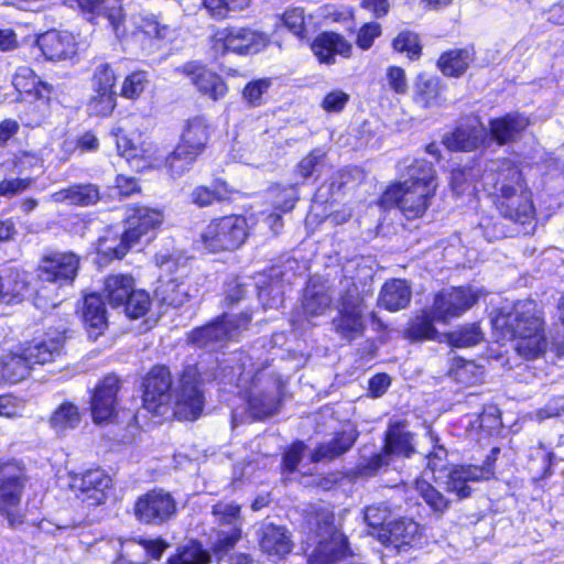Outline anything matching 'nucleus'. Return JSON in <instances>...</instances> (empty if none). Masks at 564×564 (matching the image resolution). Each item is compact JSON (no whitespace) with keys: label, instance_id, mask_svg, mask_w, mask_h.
<instances>
[{"label":"nucleus","instance_id":"obj_1","mask_svg":"<svg viewBox=\"0 0 564 564\" xmlns=\"http://www.w3.org/2000/svg\"><path fill=\"white\" fill-rule=\"evenodd\" d=\"M142 405L153 414L172 406L173 415L181 421L194 422L200 417L205 406L204 378L196 364L185 365L176 378L163 364L153 365L142 379Z\"/></svg>","mask_w":564,"mask_h":564},{"label":"nucleus","instance_id":"obj_2","mask_svg":"<svg viewBox=\"0 0 564 564\" xmlns=\"http://www.w3.org/2000/svg\"><path fill=\"white\" fill-rule=\"evenodd\" d=\"M403 180L391 182L378 197V206L397 208L406 220L422 218L436 196L437 173L432 162L416 158L404 166Z\"/></svg>","mask_w":564,"mask_h":564},{"label":"nucleus","instance_id":"obj_3","mask_svg":"<svg viewBox=\"0 0 564 564\" xmlns=\"http://www.w3.org/2000/svg\"><path fill=\"white\" fill-rule=\"evenodd\" d=\"M494 327L502 337L516 340V354L524 360H535L546 351L544 312L534 300H517L508 310L500 308Z\"/></svg>","mask_w":564,"mask_h":564},{"label":"nucleus","instance_id":"obj_4","mask_svg":"<svg viewBox=\"0 0 564 564\" xmlns=\"http://www.w3.org/2000/svg\"><path fill=\"white\" fill-rule=\"evenodd\" d=\"M489 197L499 215L514 224L525 226L536 219L533 192L519 162L500 159L492 174Z\"/></svg>","mask_w":564,"mask_h":564},{"label":"nucleus","instance_id":"obj_5","mask_svg":"<svg viewBox=\"0 0 564 564\" xmlns=\"http://www.w3.org/2000/svg\"><path fill=\"white\" fill-rule=\"evenodd\" d=\"M67 333V322L61 321L41 340L31 339L14 349L4 350L0 355V380L15 384L26 379L35 366L54 362L63 354Z\"/></svg>","mask_w":564,"mask_h":564},{"label":"nucleus","instance_id":"obj_6","mask_svg":"<svg viewBox=\"0 0 564 564\" xmlns=\"http://www.w3.org/2000/svg\"><path fill=\"white\" fill-rule=\"evenodd\" d=\"M250 236V225L243 214L213 217L199 234L198 243L207 253L234 252Z\"/></svg>","mask_w":564,"mask_h":564},{"label":"nucleus","instance_id":"obj_7","mask_svg":"<svg viewBox=\"0 0 564 564\" xmlns=\"http://www.w3.org/2000/svg\"><path fill=\"white\" fill-rule=\"evenodd\" d=\"M271 44L270 35L249 26L226 25L216 28L208 37L209 51L214 59L229 54L238 56L256 55Z\"/></svg>","mask_w":564,"mask_h":564},{"label":"nucleus","instance_id":"obj_8","mask_svg":"<svg viewBox=\"0 0 564 564\" xmlns=\"http://www.w3.org/2000/svg\"><path fill=\"white\" fill-rule=\"evenodd\" d=\"M314 535L316 545L307 564H339L354 557L349 539L336 527L333 514L317 518Z\"/></svg>","mask_w":564,"mask_h":564},{"label":"nucleus","instance_id":"obj_9","mask_svg":"<svg viewBox=\"0 0 564 564\" xmlns=\"http://www.w3.org/2000/svg\"><path fill=\"white\" fill-rule=\"evenodd\" d=\"M82 268V258L73 250H50L39 260L35 276L39 282L58 289L73 286Z\"/></svg>","mask_w":564,"mask_h":564},{"label":"nucleus","instance_id":"obj_10","mask_svg":"<svg viewBox=\"0 0 564 564\" xmlns=\"http://www.w3.org/2000/svg\"><path fill=\"white\" fill-rule=\"evenodd\" d=\"M122 381L113 372L102 376L89 391L88 409L97 426L115 424L119 416V392Z\"/></svg>","mask_w":564,"mask_h":564},{"label":"nucleus","instance_id":"obj_11","mask_svg":"<svg viewBox=\"0 0 564 564\" xmlns=\"http://www.w3.org/2000/svg\"><path fill=\"white\" fill-rule=\"evenodd\" d=\"M365 306L364 297L357 292L351 293L347 289L340 294L336 314L330 322L332 329L339 339L352 343L366 334Z\"/></svg>","mask_w":564,"mask_h":564},{"label":"nucleus","instance_id":"obj_12","mask_svg":"<svg viewBox=\"0 0 564 564\" xmlns=\"http://www.w3.org/2000/svg\"><path fill=\"white\" fill-rule=\"evenodd\" d=\"M132 512L135 520L148 527H161L176 517L177 503L171 492L154 487L137 497Z\"/></svg>","mask_w":564,"mask_h":564},{"label":"nucleus","instance_id":"obj_13","mask_svg":"<svg viewBox=\"0 0 564 564\" xmlns=\"http://www.w3.org/2000/svg\"><path fill=\"white\" fill-rule=\"evenodd\" d=\"M163 221L164 213L159 207L143 203L127 204L122 218V234L132 246H135L143 239L151 240L154 238Z\"/></svg>","mask_w":564,"mask_h":564},{"label":"nucleus","instance_id":"obj_14","mask_svg":"<svg viewBox=\"0 0 564 564\" xmlns=\"http://www.w3.org/2000/svg\"><path fill=\"white\" fill-rule=\"evenodd\" d=\"M479 301V294L470 285L449 286L433 294L431 310L437 323L449 324L469 311Z\"/></svg>","mask_w":564,"mask_h":564},{"label":"nucleus","instance_id":"obj_15","mask_svg":"<svg viewBox=\"0 0 564 564\" xmlns=\"http://www.w3.org/2000/svg\"><path fill=\"white\" fill-rule=\"evenodd\" d=\"M70 488L82 503L98 507L106 502L112 488V478L100 467L88 468L72 475Z\"/></svg>","mask_w":564,"mask_h":564},{"label":"nucleus","instance_id":"obj_16","mask_svg":"<svg viewBox=\"0 0 564 564\" xmlns=\"http://www.w3.org/2000/svg\"><path fill=\"white\" fill-rule=\"evenodd\" d=\"M25 467L15 459H0V511L7 516L18 508L28 482Z\"/></svg>","mask_w":564,"mask_h":564},{"label":"nucleus","instance_id":"obj_17","mask_svg":"<svg viewBox=\"0 0 564 564\" xmlns=\"http://www.w3.org/2000/svg\"><path fill=\"white\" fill-rule=\"evenodd\" d=\"M181 74L189 78L197 91L213 101L224 99L229 93L226 79L215 70L209 69L200 61H188L180 68Z\"/></svg>","mask_w":564,"mask_h":564},{"label":"nucleus","instance_id":"obj_18","mask_svg":"<svg viewBox=\"0 0 564 564\" xmlns=\"http://www.w3.org/2000/svg\"><path fill=\"white\" fill-rule=\"evenodd\" d=\"M35 45L50 62L73 59L78 54V41L74 33L67 30H46L36 36Z\"/></svg>","mask_w":564,"mask_h":564},{"label":"nucleus","instance_id":"obj_19","mask_svg":"<svg viewBox=\"0 0 564 564\" xmlns=\"http://www.w3.org/2000/svg\"><path fill=\"white\" fill-rule=\"evenodd\" d=\"M306 44L321 65H334L337 56L347 59L352 56V44L336 31H321Z\"/></svg>","mask_w":564,"mask_h":564},{"label":"nucleus","instance_id":"obj_20","mask_svg":"<svg viewBox=\"0 0 564 564\" xmlns=\"http://www.w3.org/2000/svg\"><path fill=\"white\" fill-rule=\"evenodd\" d=\"M442 144L449 152H475L487 145V131L479 120L456 124L442 137Z\"/></svg>","mask_w":564,"mask_h":564},{"label":"nucleus","instance_id":"obj_21","mask_svg":"<svg viewBox=\"0 0 564 564\" xmlns=\"http://www.w3.org/2000/svg\"><path fill=\"white\" fill-rule=\"evenodd\" d=\"M530 126L531 119L525 113L508 111L489 119L487 137L498 147H503L517 142Z\"/></svg>","mask_w":564,"mask_h":564},{"label":"nucleus","instance_id":"obj_22","mask_svg":"<svg viewBox=\"0 0 564 564\" xmlns=\"http://www.w3.org/2000/svg\"><path fill=\"white\" fill-rule=\"evenodd\" d=\"M214 126L205 115L187 118L182 127L177 142L202 158L212 144Z\"/></svg>","mask_w":564,"mask_h":564},{"label":"nucleus","instance_id":"obj_23","mask_svg":"<svg viewBox=\"0 0 564 564\" xmlns=\"http://www.w3.org/2000/svg\"><path fill=\"white\" fill-rule=\"evenodd\" d=\"M77 313L83 325L94 339L101 336L108 328V312L102 295L98 292H89L83 295Z\"/></svg>","mask_w":564,"mask_h":564},{"label":"nucleus","instance_id":"obj_24","mask_svg":"<svg viewBox=\"0 0 564 564\" xmlns=\"http://www.w3.org/2000/svg\"><path fill=\"white\" fill-rule=\"evenodd\" d=\"M0 288V303L20 304L32 294L30 273L17 265L3 267Z\"/></svg>","mask_w":564,"mask_h":564},{"label":"nucleus","instance_id":"obj_25","mask_svg":"<svg viewBox=\"0 0 564 564\" xmlns=\"http://www.w3.org/2000/svg\"><path fill=\"white\" fill-rule=\"evenodd\" d=\"M238 191L224 176L214 174L210 185L195 186L189 199L196 207L206 208L215 204H229L235 200Z\"/></svg>","mask_w":564,"mask_h":564},{"label":"nucleus","instance_id":"obj_26","mask_svg":"<svg viewBox=\"0 0 564 564\" xmlns=\"http://www.w3.org/2000/svg\"><path fill=\"white\" fill-rule=\"evenodd\" d=\"M477 52L474 44H467L463 47H453L443 51L435 66L440 73L447 78H462L471 65L475 63Z\"/></svg>","mask_w":564,"mask_h":564},{"label":"nucleus","instance_id":"obj_27","mask_svg":"<svg viewBox=\"0 0 564 564\" xmlns=\"http://www.w3.org/2000/svg\"><path fill=\"white\" fill-rule=\"evenodd\" d=\"M406 420H395L388 423L387 430L382 437V448L391 458H411L415 453L413 443V433L406 431Z\"/></svg>","mask_w":564,"mask_h":564},{"label":"nucleus","instance_id":"obj_28","mask_svg":"<svg viewBox=\"0 0 564 564\" xmlns=\"http://www.w3.org/2000/svg\"><path fill=\"white\" fill-rule=\"evenodd\" d=\"M446 89L447 86L441 77L420 73L414 78L412 100L424 109L438 107L446 100Z\"/></svg>","mask_w":564,"mask_h":564},{"label":"nucleus","instance_id":"obj_29","mask_svg":"<svg viewBox=\"0 0 564 564\" xmlns=\"http://www.w3.org/2000/svg\"><path fill=\"white\" fill-rule=\"evenodd\" d=\"M132 245L121 232L108 231L100 236L94 247V263L98 269L107 268L113 261L122 260L132 249Z\"/></svg>","mask_w":564,"mask_h":564},{"label":"nucleus","instance_id":"obj_30","mask_svg":"<svg viewBox=\"0 0 564 564\" xmlns=\"http://www.w3.org/2000/svg\"><path fill=\"white\" fill-rule=\"evenodd\" d=\"M384 534V542L395 546L398 550L412 549L422 543L424 528L412 518L401 517L391 521Z\"/></svg>","mask_w":564,"mask_h":564},{"label":"nucleus","instance_id":"obj_31","mask_svg":"<svg viewBox=\"0 0 564 564\" xmlns=\"http://www.w3.org/2000/svg\"><path fill=\"white\" fill-rule=\"evenodd\" d=\"M19 117L26 127L35 128L44 123L52 115V106L56 100L54 86H42L36 95L30 96Z\"/></svg>","mask_w":564,"mask_h":564},{"label":"nucleus","instance_id":"obj_32","mask_svg":"<svg viewBox=\"0 0 564 564\" xmlns=\"http://www.w3.org/2000/svg\"><path fill=\"white\" fill-rule=\"evenodd\" d=\"M359 436L356 430L336 431L328 442L318 443L311 452V463L333 462L349 452Z\"/></svg>","mask_w":564,"mask_h":564},{"label":"nucleus","instance_id":"obj_33","mask_svg":"<svg viewBox=\"0 0 564 564\" xmlns=\"http://www.w3.org/2000/svg\"><path fill=\"white\" fill-rule=\"evenodd\" d=\"M199 156L181 145L178 142L164 156L155 158L151 167L164 171L172 178H180L188 173Z\"/></svg>","mask_w":564,"mask_h":564},{"label":"nucleus","instance_id":"obj_34","mask_svg":"<svg viewBox=\"0 0 564 564\" xmlns=\"http://www.w3.org/2000/svg\"><path fill=\"white\" fill-rule=\"evenodd\" d=\"M484 477L481 469H477L474 464L456 465L446 476L445 489L455 495L457 500H465L473 494L469 482L485 481Z\"/></svg>","mask_w":564,"mask_h":564},{"label":"nucleus","instance_id":"obj_35","mask_svg":"<svg viewBox=\"0 0 564 564\" xmlns=\"http://www.w3.org/2000/svg\"><path fill=\"white\" fill-rule=\"evenodd\" d=\"M435 323L437 317L431 307L422 308L409 318L403 336L411 343L435 340L438 337Z\"/></svg>","mask_w":564,"mask_h":564},{"label":"nucleus","instance_id":"obj_36","mask_svg":"<svg viewBox=\"0 0 564 564\" xmlns=\"http://www.w3.org/2000/svg\"><path fill=\"white\" fill-rule=\"evenodd\" d=\"M100 198V188L93 183H73L52 194V200L55 203H67L79 207L96 205Z\"/></svg>","mask_w":564,"mask_h":564},{"label":"nucleus","instance_id":"obj_37","mask_svg":"<svg viewBox=\"0 0 564 564\" xmlns=\"http://www.w3.org/2000/svg\"><path fill=\"white\" fill-rule=\"evenodd\" d=\"M411 288L404 279L387 280L379 292L378 305L389 312L405 308L411 302Z\"/></svg>","mask_w":564,"mask_h":564},{"label":"nucleus","instance_id":"obj_38","mask_svg":"<svg viewBox=\"0 0 564 564\" xmlns=\"http://www.w3.org/2000/svg\"><path fill=\"white\" fill-rule=\"evenodd\" d=\"M259 546L268 556L280 560L291 552L292 541L284 528L269 523L261 528Z\"/></svg>","mask_w":564,"mask_h":564},{"label":"nucleus","instance_id":"obj_39","mask_svg":"<svg viewBox=\"0 0 564 564\" xmlns=\"http://www.w3.org/2000/svg\"><path fill=\"white\" fill-rule=\"evenodd\" d=\"M327 160V152L322 148H314L303 155L293 167L295 184L304 185L310 181L317 182L322 175Z\"/></svg>","mask_w":564,"mask_h":564},{"label":"nucleus","instance_id":"obj_40","mask_svg":"<svg viewBox=\"0 0 564 564\" xmlns=\"http://www.w3.org/2000/svg\"><path fill=\"white\" fill-rule=\"evenodd\" d=\"M227 317L228 313H221L205 325L193 328L188 335V340L199 347L230 341L229 333L225 327Z\"/></svg>","mask_w":564,"mask_h":564},{"label":"nucleus","instance_id":"obj_41","mask_svg":"<svg viewBox=\"0 0 564 564\" xmlns=\"http://www.w3.org/2000/svg\"><path fill=\"white\" fill-rule=\"evenodd\" d=\"M134 286L135 280L132 274L110 273L104 278L101 295L112 308H119Z\"/></svg>","mask_w":564,"mask_h":564},{"label":"nucleus","instance_id":"obj_42","mask_svg":"<svg viewBox=\"0 0 564 564\" xmlns=\"http://www.w3.org/2000/svg\"><path fill=\"white\" fill-rule=\"evenodd\" d=\"M82 421L79 406L73 401L64 400L50 414L48 425L57 433H65L78 427Z\"/></svg>","mask_w":564,"mask_h":564},{"label":"nucleus","instance_id":"obj_43","mask_svg":"<svg viewBox=\"0 0 564 564\" xmlns=\"http://www.w3.org/2000/svg\"><path fill=\"white\" fill-rule=\"evenodd\" d=\"M413 488L435 516L441 517L451 508V500L429 480L417 477Z\"/></svg>","mask_w":564,"mask_h":564},{"label":"nucleus","instance_id":"obj_44","mask_svg":"<svg viewBox=\"0 0 564 564\" xmlns=\"http://www.w3.org/2000/svg\"><path fill=\"white\" fill-rule=\"evenodd\" d=\"M212 556L202 542L191 539L186 544L178 545L169 558L167 564H209Z\"/></svg>","mask_w":564,"mask_h":564},{"label":"nucleus","instance_id":"obj_45","mask_svg":"<svg viewBox=\"0 0 564 564\" xmlns=\"http://www.w3.org/2000/svg\"><path fill=\"white\" fill-rule=\"evenodd\" d=\"M502 427V417L500 410L492 404L485 405L477 417L469 423L467 431L476 433L482 437L498 434Z\"/></svg>","mask_w":564,"mask_h":564},{"label":"nucleus","instance_id":"obj_46","mask_svg":"<svg viewBox=\"0 0 564 564\" xmlns=\"http://www.w3.org/2000/svg\"><path fill=\"white\" fill-rule=\"evenodd\" d=\"M117 91L91 89V95L86 102L89 117L109 118L118 105Z\"/></svg>","mask_w":564,"mask_h":564},{"label":"nucleus","instance_id":"obj_47","mask_svg":"<svg viewBox=\"0 0 564 564\" xmlns=\"http://www.w3.org/2000/svg\"><path fill=\"white\" fill-rule=\"evenodd\" d=\"M12 85L17 91L18 100H22L23 95L34 96L42 86H52L42 80L30 66H20L12 76Z\"/></svg>","mask_w":564,"mask_h":564},{"label":"nucleus","instance_id":"obj_48","mask_svg":"<svg viewBox=\"0 0 564 564\" xmlns=\"http://www.w3.org/2000/svg\"><path fill=\"white\" fill-rule=\"evenodd\" d=\"M391 47L393 52L404 54L412 62L419 61L423 55V44L420 34L409 29L398 32L391 41Z\"/></svg>","mask_w":564,"mask_h":564},{"label":"nucleus","instance_id":"obj_49","mask_svg":"<svg viewBox=\"0 0 564 564\" xmlns=\"http://www.w3.org/2000/svg\"><path fill=\"white\" fill-rule=\"evenodd\" d=\"M150 85L148 72L134 69L128 73L120 85L119 97L135 102L140 100Z\"/></svg>","mask_w":564,"mask_h":564},{"label":"nucleus","instance_id":"obj_50","mask_svg":"<svg viewBox=\"0 0 564 564\" xmlns=\"http://www.w3.org/2000/svg\"><path fill=\"white\" fill-rule=\"evenodd\" d=\"M241 539V525L234 524L228 531H217L216 538L208 550L210 556H214L217 562L225 560Z\"/></svg>","mask_w":564,"mask_h":564},{"label":"nucleus","instance_id":"obj_51","mask_svg":"<svg viewBox=\"0 0 564 564\" xmlns=\"http://www.w3.org/2000/svg\"><path fill=\"white\" fill-rule=\"evenodd\" d=\"M333 299L324 289H306L302 299V311L306 317L326 314L332 307Z\"/></svg>","mask_w":564,"mask_h":564},{"label":"nucleus","instance_id":"obj_52","mask_svg":"<svg viewBox=\"0 0 564 564\" xmlns=\"http://www.w3.org/2000/svg\"><path fill=\"white\" fill-rule=\"evenodd\" d=\"M155 295L159 297L162 304L172 307H180L189 299L184 283L175 278L160 281L155 289Z\"/></svg>","mask_w":564,"mask_h":564},{"label":"nucleus","instance_id":"obj_53","mask_svg":"<svg viewBox=\"0 0 564 564\" xmlns=\"http://www.w3.org/2000/svg\"><path fill=\"white\" fill-rule=\"evenodd\" d=\"M272 85L271 77L253 78L242 87L241 98L249 108H259L265 104Z\"/></svg>","mask_w":564,"mask_h":564},{"label":"nucleus","instance_id":"obj_54","mask_svg":"<svg viewBox=\"0 0 564 564\" xmlns=\"http://www.w3.org/2000/svg\"><path fill=\"white\" fill-rule=\"evenodd\" d=\"M479 178V171L474 165H457L451 170L449 187L460 196L475 188Z\"/></svg>","mask_w":564,"mask_h":564},{"label":"nucleus","instance_id":"obj_55","mask_svg":"<svg viewBox=\"0 0 564 564\" xmlns=\"http://www.w3.org/2000/svg\"><path fill=\"white\" fill-rule=\"evenodd\" d=\"M269 192L272 197V208L282 213H290L300 200L297 184L274 183Z\"/></svg>","mask_w":564,"mask_h":564},{"label":"nucleus","instance_id":"obj_56","mask_svg":"<svg viewBox=\"0 0 564 564\" xmlns=\"http://www.w3.org/2000/svg\"><path fill=\"white\" fill-rule=\"evenodd\" d=\"M448 343L456 348L473 347L484 340V333L479 323H469L458 326L446 334Z\"/></svg>","mask_w":564,"mask_h":564},{"label":"nucleus","instance_id":"obj_57","mask_svg":"<svg viewBox=\"0 0 564 564\" xmlns=\"http://www.w3.org/2000/svg\"><path fill=\"white\" fill-rule=\"evenodd\" d=\"M279 20L301 43L308 42V28L304 9L289 8L279 17Z\"/></svg>","mask_w":564,"mask_h":564},{"label":"nucleus","instance_id":"obj_58","mask_svg":"<svg viewBox=\"0 0 564 564\" xmlns=\"http://www.w3.org/2000/svg\"><path fill=\"white\" fill-rule=\"evenodd\" d=\"M122 302L119 308H122L124 314L131 319L145 316L152 304L150 294L135 286Z\"/></svg>","mask_w":564,"mask_h":564},{"label":"nucleus","instance_id":"obj_59","mask_svg":"<svg viewBox=\"0 0 564 564\" xmlns=\"http://www.w3.org/2000/svg\"><path fill=\"white\" fill-rule=\"evenodd\" d=\"M129 543L134 547L135 545H139L143 549V553L137 551V556L139 558H144V564H148L151 561L161 560L163 553L170 547L169 542L162 536L154 539L133 536L129 539Z\"/></svg>","mask_w":564,"mask_h":564},{"label":"nucleus","instance_id":"obj_60","mask_svg":"<svg viewBox=\"0 0 564 564\" xmlns=\"http://www.w3.org/2000/svg\"><path fill=\"white\" fill-rule=\"evenodd\" d=\"M250 414L257 420H264L274 415L280 409V401L265 392L252 394L247 401Z\"/></svg>","mask_w":564,"mask_h":564},{"label":"nucleus","instance_id":"obj_61","mask_svg":"<svg viewBox=\"0 0 564 564\" xmlns=\"http://www.w3.org/2000/svg\"><path fill=\"white\" fill-rule=\"evenodd\" d=\"M171 28L167 24H162L158 17L147 14L140 17L135 24V33L141 34L144 40H164L170 35Z\"/></svg>","mask_w":564,"mask_h":564},{"label":"nucleus","instance_id":"obj_62","mask_svg":"<svg viewBox=\"0 0 564 564\" xmlns=\"http://www.w3.org/2000/svg\"><path fill=\"white\" fill-rule=\"evenodd\" d=\"M118 74L112 64L108 62L99 63L90 76V88L97 90L116 91Z\"/></svg>","mask_w":564,"mask_h":564},{"label":"nucleus","instance_id":"obj_63","mask_svg":"<svg viewBox=\"0 0 564 564\" xmlns=\"http://www.w3.org/2000/svg\"><path fill=\"white\" fill-rule=\"evenodd\" d=\"M452 371L455 380L464 386H473L478 382L480 375L479 367L473 361L463 357H455L452 362Z\"/></svg>","mask_w":564,"mask_h":564},{"label":"nucleus","instance_id":"obj_64","mask_svg":"<svg viewBox=\"0 0 564 564\" xmlns=\"http://www.w3.org/2000/svg\"><path fill=\"white\" fill-rule=\"evenodd\" d=\"M212 514L218 525H241V506L236 502L224 503L221 501L212 506Z\"/></svg>","mask_w":564,"mask_h":564}]
</instances>
